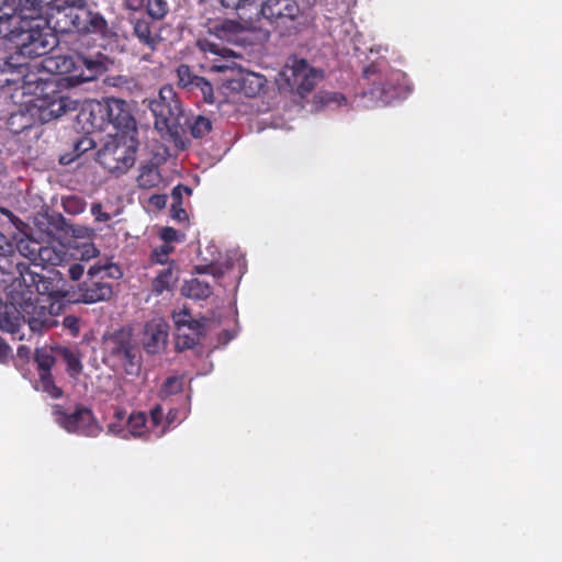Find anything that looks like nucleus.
<instances>
[{
	"mask_svg": "<svg viewBox=\"0 0 562 562\" xmlns=\"http://www.w3.org/2000/svg\"><path fill=\"white\" fill-rule=\"evenodd\" d=\"M150 202L157 207H164L167 202V196L165 194H155L150 198Z\"/></svg>",
	"mask_w": 562,
	"mask_h": 562,
	"instance_id": "13d9d810",
	"label": "nucleus"
},
{
	"mask_svg": "<svg viewBox=\"0 0 562 562\" xmlns=\"http://www.w3.org/2000/svg\"><path fill=\"white\" fill-rule=\"evenodd\" d=\"M59 355L63 357V360L66 362L67 370L71 374H79L82 371L83 367L78 353L67 347H63L59 349Z\"/></svg>",
	"mask_w": 562,
	"mask_h": 562,
	"instance_id": "7c9ffc66",
	"label": "nucleus"
},
{
	"mask_svg": "<svg viewBox=\"0 0 562 562\" xmlns=\"http://www.w3.org/2000/svg\"><path fill=\"white\" fill-rule=\"evenodd\" d=\"M30 351H31V350H30V348H29V347H26V346H20V347L18 348V356H19V357H21V358H22V357L27 358V357H29V355H30Z\"/></svg>",
	"mask_w": 562,
	"mask_h": 562,
	"instance_id": "bf43d9fd",
	"label": "nucleus"
},
{
	"mask_svg": "<svg viewBox=\"0 0 562 562\" xmlns=\"http://www.w3.org/2000/svg\"><path fill=\"white\" fill-rule=\"evenodd\" d=\"M234 82L236 83L234 89H238L246 97L254 98L263 91L267 79L263 75L247 71L240 72L239 77L234 79Z\"/></svg>",
	"mask_w": 562,
	"mask_h": 562,
	"instance_id": "6ab92c4d",
	"label": "nucleus"
},
{
	"mask_svg": "<svg viewBox=\"0 0 562 562\" xmlns=\"http://www.w3.org/2000/svg\"><path fill=\"white\" fill-rule=\"evenodd\" d=\"M91 214L98 222H108L111 218L109 213L103 212L101 203H93L91 205Z\"/></svg>",
	"mask_w": 562,
	"mask_h": 562,
	"instance_id": "a18cd8bd",
	"label": "nucleus"
},
{
	"mask_svg": "<svg viewBox=\"0 0 562 562\" xmlns=\"http://www.w3.org/2000/svg\"><path fill=\"white\" fill-rule=\"evenodd\" d=\"M199 271L203 273H209L216 279H220L224 276V270L214 263L204 266L202 269H199Z\"/></svg>",
	"mask_w": 562,
	"mask_h": 562,
	"instance_id": "3c124183",
	"label": "nucleus"
},
{
	"mask_svg": "<svg viewBox=\"0 0 562 562\" xmlns=\"http://www.w3.org/2000/svg\"><path fill=\"white\" fill-rule=\"evenodd\" d=\"M13 81H15V80L14 79H9V78L5 79V83H11Z\"/></svg>",
	"mask_w": 562,
	"mask_h": 562,
	"instance_id": "0e129e2a",
	"label": "nucleus"
},
{
	"mask_svg": "<svg viewBox=\"0 0 562 562\" xmlns=\"http://www.w3.org/2000/svg\"><path fill=\"white\" fill-rule=\"evenodd\" d=\"M394 76L398 77L400 74L393 71L383 74L375 64L366 67L363 77L371 82V88L363 92V97L382 105L390 104L396 100L401 94L402 88L396 85L395 81L398 79H394Z\"/></svg>",
	"mask_w": 562,
	"mask_h": 562,
	"instance_id": "9b49d317",
	"label": "nucleus"
},
{
	"mask_svg": "<svg viewBox=\"0 0 562 562\" xmlns=\"http://www.w3.org/2000/svg\"><path fill=\"white\" fill-rule=\"evenodd\" d=\"M108 430H109V432L114 434V435H119L122 431L120 425H116L113 423L108 426Z\"/></svg>",
	"mask_w": 562,
	"mask_h": 562,
	"instance_id": "052dcab7",
	"label": "nucleus"
},
{
	"mask_svg": "<svg viewBox=\"0 0 562 562\" xmlns=\"http://www.w3.org/2000/svg\"><path fill=\"white\" fill-rule=\"evenodd\" d=\"M178 281V276L175 271L173 262L168 263L162 268L151 282L153 293L160 295L165 291H169Z\"/></svg>",
	"mask_w": 562,
	"mask_h": 562,
	"instance_id": "412c9836",
	"label": "nucleus"
},
{
	"mask_svg": "<svg viewBox=\"0 0 562 562\" xmlns=\"http://www.w3.org/2000/svg\"><path fill=\"white\" fill-rule=\"evenodd\" d=\"M203 49L205 52H211L215 55H221L224 60H218V61H214L211 66H210V69L214 72H225L227 70H232L233 69V66L235 65V63L231 59V55H232V50L231 49H227V48H222L220 49L217 47V45L213 44V43H206L205 46L203 47Z\"/></svg>",
	"mask_w": 562,
	"mask_h": 562,
	"instance_id": "5701e85b",
	"label": "nucleus"
},
{
	"mask_svg": "<svg viewBox=\"0 0 562 562\" xmlns=\"http://www.w3.org/2000/svg\"><path fill=\"white\" fill-rule=\"evenodd\" d=\"M260 14L276 27L297 32L302 11L296 0H263Z\"/></svg>",
	"mask_w": 562,
	"mask_h": 562,
	"instance_id": "f8f14e48",
	"label": "nucleus"
},
{
	"mask_svg": "<svg viewBox=\"0 0 562 562\" xmlns=\"http://www.w3.org/2000/svg\"><path fill=\"white\" fill-rule=\"evenodd\" d=\"M0 212L8 217V220L16 227L20 228L21 225H23V222L15 216L10 210L5 207H0Z\"/></svg>",
	"mask_w": 562,
	"mask_h": 562,
	"instance_id": "864d4df0",
	"label": "nucleus"
},
{
	"mask_svg": "<svg viewBox=\"0 0 562 562\" xmlns=\"http://www.w3.org/2000/svg\"><path fill=\"white\" fill-rule=\"evenodd\" d=\"M171 217L178 222H186L188 220L187 211L182 204H171L170 206Z\"/></svg>",
	"mask_w": 562,
	"mask_h": 562,
	"instance_id": "c03bdc74",
	"label": "nucleus"
},
{
	"mask_svg": "<svg viewBox=\"0 0 562 562\" xmlns=\"http://www.w3.org/2000/svg\"><path fill=\"white\" fill-rule=\"evenodd\" d=\"M122 277V271L114 263L92 265L87 278L78 284V302L94 304L109 301L113 295V280Z\"/></svg>",
	"mask_w": 562,
	"mask_h": 562,
	"instance_id": "0eeeda50",
	"label": "nucleus"
},
{
	"mask_svg": "<svg viewBox=\"0 0 562 562\" xmlns=\"http://www.w3.org/2000/svg\"><path fill=\"white\" fill-rule=\"evenodd\" d=\"M38 272L29 268L23 261H16L15 274L12 278V293H25L40 299H50V302H61L67 296L66 282L63 274L56 269Z\"/></svg>",
	"mask_w": 562,
	"mask_h": 562,
	"instance_id": "20e7f679",
	"label": "nucleus"
},
{
	"mask_svg": "<svg viewBox=\"0 0 562 562\" xmlns=\"http://www.w3.org/2000/svg\"><path fill=\"white\" fill-rule=\"evenodd\" d=\"M203 335L195 331H188L186 328H179L176 334V348L180 351L191 349L196 346Z\"/></svg>",
	"mask_w": 562,
	"mask_h": 562,
	"instance_id": "cd10ccee",
	"label": "nucleus"
},
{
	"mask_svg": "<svg viewBox=\"0 0 562 562\" xmlns=\"http://www.w3.org/2000/svg\"><path fill=\"white\" fill-rule=\"evenodd\" d=\"M45 68L60 78L33 80L30 76H23V88L33 94V98L25 102L29 115L22 112L13 113L9 119L11 126L16 119L24 120L19 126L20 131L31 127L35 121L44 124L76 111L78 102L59 90V86L77 87L97 79L105 70L104 63L99 57L79 53L50 56L45 59Z\"/></svg>",
	"mask_w": 562,
	"mask_h": 562,
	"instance_id": "f257e3e1",
	"label": "nucleus"
},
{
	"mask_svg": "<svg viewBox=\"0 0 562 562\" xmlns=\"http://www.w3.org/2000/svg\"><path fill=\"white\" fill-rule=\"evenodd\" d=\"M35 389L48 394L52 398H60L64 394L63 390L55 384L52 372H47V374L38 373V382Z\"/></svg>",
	"mask_w": 562,
	"mask_h": 562,
	"instance_id": "bb28decb",
	"label": "nucleus"
},
{
	"mask_svg": "<svg viewBox=\"0 0 562 562\" xmlns=\"http://www.w3.org/2000/svg\"><path fill=\"white\" fill-rule=\"evenodd\" d=\"M52 414L55 422L67 432L86 437H97L101 432L92 411L85 406H77L69 413L61 405L55 404Z\"/></svg>",
	"mask_w": 562,
	"mask_h": 562,
	"instance_id": "9d476101",
	"label": "nucleus"
},
{
	"mask_svg": "<svg viewBox=\"0 0 562 562\" xmlns=\"http://www.w3.org/2000/svg\"><path fill=\"white\" fill-rule=\"evenodd\" d=\"M279 76L289 90L305 98L323 79L324 71L312 67L304 58L293 56L288 59Z\"/></svg>",
	"mask_w": 562,
	"mask_h": 562,
	"instance_id": "1a4fd4ad",
	"label": "nucleus"
},
{
	"mask_svg": "<svg viewBox=\"0 0 562 562\" xmlns=\"http://www.w3.org/2000/svg\"><path fill=\"white\" fill-rule=\"evenodd\" d=\"M64 225H65V218L59 214L57 216V224L55 225V227L57 229H61L63 231L64 229Z\"/></svg>",
	"mask_w": 562,
	"mask_h": 562,
	"instance_id": "680f3d73",
	"label": "nucleus"
},
{
	"mask_svg": "<svg viewBox=\"0 0 562 562\" xmlns=\"http://www.w3.org/2000/svg\"><path fill=\"white\" fill-rule=\"evenodd\" d=\"M160 238L168 245L169 243L178 240V232L173 227L166 226L160 229Z\"/></svg>",
	"mask_w": 562,
	"mask_h": 562,
	"instance_id": "79ce46f5",
	"label": "nucleus"
},
{
	"mask_svg": "<svg viewBox=\"0 0 562 562\" xmlns=\"http://www.w3.org/2000/svg\"><path fill=\"white\" fill-rule=\"evenodd\" d=\"M18 255L14 246L7 237L0 233V270L8 274H15V263Z\"/></svg>",
	"mask_w": 562,
	"mask_h": 562,
	"instance_id": "4be33fe9",
	"label": "nucleus"
},
{
	"mask_svg": "<svg viewBox=\"0 0 562 562\" xmlns=\"http://www.w3.org/2000/svg\"><path fill=\"white\" fill-rule=\"evenodd\" d=\"M47 24L55 33H101L108 30L102 14L87 8L86 0H55Z\"/></svg>",
	"mask_w": 562,
	"mask_h": 562,
	"instance_id": "7ed1b4c3",
	"label": "nucleus"
},
{
	"mask_svg": "<svg viewBox=\"0 0 562 562\" xmlns=\"http://www.w3.org/2000/svg\"><path fill=\"white\" fill-rule=\"evenodd\" d=\"M186 128L193 138L200 139L210 134L212 122L209 117L196 115L191 121L188 119Z\"/></svg>",
	"mask_w": 562,
	"mask_h": 562,
	"instance_id": "393cba45",
	"label": "nucleus"
},
{
	"mask_svg": "<svg viewBox=\"0 0 562 562\" xmlns=\"http://www.w3.org/2000/svg\"><path fill=\"white\" fill-rule=\"evenodd\" d=\"M172 251V247L170 245H161L156 247L150 255V261L153 263L165 265L168 263V258L170 252Z\"/></svg>",
	"mask_w": 562,
	"mask_h": 562,
	"instance_id": "4c0bfd02",
	"label": "nucleus"
},
{
	"mask_svg": "<svg viewBox=\"0 0 562 562\" xmlns=\"http://www.w3.org/2000/svg\"><path fill=\"white\" fill-rule=\"evenodd\" d=\"M144 8L147 15L155 20H161L168 13V3L166 0H145Z\"/></svg>",
	"mask_w": 562,
	"mask_h": 562,
	"instance_id": "473e14b6",
	"label": "nucleus"
},
{
	"mask_svg": "<svg viewBox=\"0 0 562 562\" xmlns=\"http://www.w3.org/2000/svg\"><path fill=\"white\" fill-rule=\"evenodd\" d=\"M191 318H192L191 313L186 308L181 310L178 313H175L173 322L176 325V330H179V328H182V327L186 328L187 323H189Z\"/></svg>",
	"mask_w": 562,
	"mask_h": 562,
	"instance_id": "ea45409f",
	"label": "nucleus"
},
{
	"mask_svg": "<svg viewBox=\"0 0 562 562\" xmlns=\"http://www.w3.org/2000/svg\"><path fill=\"white\" fill-rule=\"evenodd\" d=\"M161 182V175L155 165H144L140 167L137 177V183L142 189H153Z\"/></svg>",
	"mask_w": 562,
	"mask_h": 562,
	"instance_id": "b1692460",
	"label": "nucleus"
},
{
	"mask_svg": "<svg viewBox=\"0 0 562 562\" xmlns=\"http://www.w3.org/2000/svg\"><path fill=\"white\" fill-rule=\"evenodd\" d=\"M149 15L130 18V23L133 26V35L138 40L139 44L154 52L161 41L158 33L153 30V21Z\"/></svg>",
	"mask_w": 562,
	"mask_h": 562,
	"instance_id": "dca6fc26",
	"label": "nucleus"
},
{
	"mask_svg": "<svg viewBox=\"0 0 562 562\" xmlns=\"http://www.w3.org/2000/svg\"><path fill=\"white\" fill-rule=\"evenodd\" d=\"M91 145V139L88 138H81L75 143V151L77 153V156H79L81 153L86 151L88 147H83V145Z\"/></svg>",
	"mask_w": 562,
	"mask_h": 562,
	"instance_id": "4d7b16f0",
	"label": "nucleus"
},
{
	"mask_svg": "<svg viewBox=\"0 0 562 562\" xmlns=\"http://www.w3.org/2000/svg\"><path fill=\"white\" fill-rule=\"evenodd\" d=\"M83 272L85 267L79 262L71 263L68 268V276L74 281H78L83 276Z\"/></svg>",
	"mask_w": 562,
	"mask_h": 562,
	"instance_id": "09e8293b",
	"label": "nucleus"
},
{
	"mask_svg": "<svg viewBox=\"0 0 562 562\" xmlns=\"http://www.w3.org/2000/svg\"><path fill=\"white\" fill-rule=\"evenodd\" d=\"M205 324L199 319L191 318L189 323L186 325V330L195 331L200 335H204Z\"/></svg>",
	"mask_w": 562,
	"mask_h": 562,
	"instance_id": "8fccbe9b",
	"label": "nucleus"
},
{
	"mask_svg": "<svg viewBox=\"0 0 562 562\" xmlns=\"http://www.w3.org/2000/svg\"><path fill=\"white\" fill-rule=\"evenodd\" d=\"M192 193V189L184 184L176 186L171 191V204H183V194L190 195Z\"/></svg>",
	"mask_w": 562,
	"mask_h": 562,
	"instance_id": "58836bf2",
	"label": "nucleus"
},
{
	"mask_svg": "<svg viewBox=\"0 0 562 562\" xmlns=\"http://www.w3.org/2000/svg\"><path fill=\"white\" fill-rule=\"evenodd\" d=\"M36 251L37 259L34 268L40 267L42 270L55 269V267L61 265L66 258V251L63 247L41 245Z\"/></svg>",
	"mask_w": 562,
	"mask_h": 562,
	"instance_id": "aec40b11",
	"label": "nucleus"
},
{
	"mask_svg": "<svg viewBox=\"0 0 562 562\" xmlns=\"http://www.w3.org/2000/svg\"><path fill=\"white\" fill-rule=\"evenodd\" d=\"M109 136L97 153V161L111 173H125L135 162L138 142L134 135L109 133Z\"/></svg>",
	"mask_w": 562,
	"mask_h": 562,
	"instance_id": "6e6552de",
	"label": "nucleus"
},
{
	"mask_svg": "<svg viewBox=\"0 0 562 562\" xmlns=\"http://www.w3.org/2000/svg\"><path fill=\"white\" fill-rule=\"evenodd\" d=\"M34 361L37 364L38 373L52 372V368L54 367L56 360L53 356L52 350L47 348H37L34 355Z\"/></svg>",
	"mask_w": 562,
	"mask_h": 562,
	"instance_id": "c756f323",
	"label": "nucleus"
},
{
	"mask_svg": "<svg viewBox=\"0 0 562 562\" xmlns=\"http://www.w3.org/2000/svg\"><path fill=\"white\" fill-rule=\"evenodd\" d=\"M146 415L144 413L132 414L127 420L128 432L133 437H142L145 434Z\"/></svg>",
	"mask_w": 562,
	"mask_h": 562,
	"instance_id": "f704fd0d",
	"label": "nucleus"
},
{
	"mask_svg": "<svg viewBox=\"0 0 562 562\" xmlns=\"http://www.w3.org/2000/svg\"><path fill=\"white\" fill-rule=\"evenodd\" d=\"M248 1L249 0H221V3L225 8L237 10L241 7H245Z\"/></svg>",
	"mask_w": 562,
	"mask_h": 562,
	"instance_id": "6e6d98bb",
	"label": "nucleus"
},
{
	"mask_svg": "<svg viewBox=\"0 0 562 562\" xmlns=\"http://www.w3.org/2000/svg\"><path fill=\"white\" fill-rule=\"evenodd\" d=\"M177 77L179 87L188 90L198 75H195L188 65L182 64L177 68Z\"/></svg>",
	"mask_w": 562,
	"mask_h": 562,
	"instance_id": "c9c22d12",
	"label": "nucleus"
},
{
	"mask_svg": "<svg viewBox=\"0 0 562 562\" xmlns=\"http://www.w3.org/2000/svg\"><path fill=\"white\" fill-rule=\"evenodd\" d=\"M63 206L69 214H79L85 211L86 202L78 196H67L63 200Z\"/></svg>",
	"mask_w": 562,
	"mask_h": 562,
	"instance_id": "e433bc0d",
	"label": "nucleus"
},
{
	"mask_svg": "<svg viewBox=\"0 0 562 562\" xmlns=\"http://www.w3.org/2000/svg\"><path fill=\"white\" fill-rule=\"evenodd\" d=\"M108 126L120 135L136 134L135 120L126 101L115 98L103 99Z\"/></svg>",
	"mask_w": 562,
	"mask_h": 562,
	"instance_id": "ddd939ff",
	"label": "nucleus"
},
{
	"mask_svg": "<svg viewBox=\"0 0 562 562\" xmlns=\"http://www.w3.org/2000/svg\"><path fill=\"white\" fill-rule=\"evenodd\" d=\"M183 382L182 379L178 376H169L166 379V381L162 383L159 396L160 398L165 400L171 395H176L182 391Z\"/></svg>",
	"mask_w": 562,
	"mask_h": 562,
	"instance_id": "72a5a7b5",
	"label": "nucleus"
},
{
	"mask_svg": "<svg viewBox=\"0 0 562 562\" xmlns=\"http://www.w3.org/2000/svg\"><path fill=\"white\" fill-rule=\"evenodd\" d=\"M103 360L127 375L140 372L143 357L131 327L123 326L103 337Z\"/></svg>",
	"mask_w": 562,
	"mask_h": 562,
	"instance_id": "39448f33",
	"label": "nucleus"
},
{
	"mask_svg": "<svg viewBox=\"0 0 562 562\" xmlns=\"http://www.w3.org/2000/svg\"><path fill=\"white\" fill-rule=\"evenodd\" d=\"M105 115L103 100L91 101L81 108L78 114V121L83 123V127L88 133L105 132L109 126Z\"/></svg>",
	"mask_w": 562,
	"mask_h": 562,
	"instance_id": "2eb2a0df",
	"label": "nucleus"
},
{
	"mask_svg": "<svg viewBox=\"0 0 562 562\" xmlns=\"http://www.w3.org/2000/svg\"><path fill=\"white\" fill-rule=\"evenodd\" d=\"M179 411L177 408H170L166 415V426L158 431L157 436L160 437L166 432L167 426L172 425L173 423L179 420Z\"/></svg>",
	"mask_w": 562,
	"mask_h": 562,
	"instance_id": "de8ad7c7",
	"label": "nucleus"
},
{
	"mask_svg": "<svg viewBox=\"0 0 562 562\" xmlns=\"http://www.w3.org/2000/svg\"><path fill=\"white\" fill-rule=\"evenodd\" d=\"M164 418L166 419L164 409L161 405H156L150 411V420L154 427H158L161 425Z\"/></svg>",
	"mask_w": 562,
	"mask_h": 562,
	"instance_id": "37998d69",
	"label": "nucleus"
},
{
	"mask_svg": "<svg viewBox=\"0 0 562 562\" xmlns=\"http://www.w3.org/2000/svg\"><path fill=\"white\" fill-rule=\"evenodd\" d=\"M10 296H12V291L10 292ZM25 324L20 313V306L14 302L13 297H11V304L5 305L3 310L0 311V329L11 334L13 338L22 340L24 339V334H21L20 330Z\"/></svg>",
	"mask_w": 562,
	"mask_h": 562,
	"instance_id": "a211bd4d",
	"label": "nucleus"
},
{
	"mask_svg": "<svg viewBox=\"0 0 562 562\" xmlns=\"http://www.w3.org/2000/svg\"><path fill=\"white\" fill-rule=\"evenodd\" d=\"M5 66H8L9 68H11V67H12V64H11L10 61H7V63H5Z\"/></svg>",
	"mask_w": 562,
	"mask_h": 562,
	"instance_id": "69168bd1",
	"label": "nucleus"
},
{
	"mask_svg": "<svg viewBox=\"0 0 562 562\" xmlns=\"http://www.w3.org/2000/svg\"><path fill=\"white\" fill-rule=\"evenodd\" d=\"M145 0H123V4L127 10L140 11L144 8Z\"/></svg>",
	"mask_w": 562,
	"mask_h": 562,
	"instance_id": "603ef678",
	"label": "nucleus"
},
{
	"mask_svg": "<svg viewBox=\"0 0 562 562\" xmlns=\"http://www.w3.org/2000/svg\"><path fill=\"white\" fill-rule=\"evenodd\" d=\"M41 244L35 240H21L18 245V258L20 256L24 257L29 260V262H24L29 268L32 266L34 267L36 259H37V249L40 248Z\"/></svg>",
	"mask_w": 562,
	"mask_h": 562,
	"instance_id": "c85d7f7f",
	"label": "nucleus"
},
{
	"mask_svg": "<svg viewBox=\"0 0 562 562\" xmlns=\"http://www.w3.org/2000/svg\"><path fill=\"white\" fill-rule=\"evenodd\" d=\"M237 27H238V24L233 21H223L221 24L215 25L216 34L221 37L223 36L222 32L223 33H226V32L234 33L237 30Z\"/></svg>",
	"mask_w": 562,
	"mask_h": 562,
	"instance_id": "49530a36",
	"label": "nucleus"
},
{
	"mask_svg": "<svg viewBox=\"0 0 562 562\" xmlns=\"http://www.w3.org/2000/svg\"><path fill=\"white\" fill-rule=\"evenodd\" d=\"M11 353L10 346L0 337V362H5Z\"/></svg>",
	"mask_w": 562,
	"mask_h": 562,
	"instance_id": "5fc2aeb1",
	"label": "nucleus"
},
{
	"mask_svg": "<svg viewBox=\"0 0 562 562\" xmlns=\"http://www.w3.org/2000/svg\"><path fill=\"white\" fill-rule=\"evenodd\" d=\"M20 306L23 323L29 325L32 333L42 334L58 325L56 317L60 314L61 302H50V299L32 297L25 293H12Z\"/></svg>",
	"mask_w": 562,
	"mask_h": 562,
	"instance_id": "423d86ee",
	"label": "nucleus"
},
{
	"mask_svg": "<svg viewBox=\"0 0 562 562\" xmlns=\"http://www.w3.org/2000/svg\"><path fill=\"white\" fill-rule=\"evenodd\" d=\"M21 54L30 57H38L47 54L56 44L54 36L44 33L38 24L30 26L29 30L22 32Z\"/></svg>",
	"mask_w": 562,
	"mask_h": 562,
	"instance_id": "4468645a",
	"label": "nucleus"
},
{
	"mask_svg": "<svg viewBox=\"0 0 562 562\" xmlns=\"http://www.w3.org/2000/svg\"><path fill=\"white\" fill-rule=\"evenodd\" d=\"M187 91L192 93L200 92L202 100L207 104L215 102L213 86L204 77L198 76Z\"/></svg>",
	"mask_w": 562,
	"mask_h": 562,
	"instance_id": "a878e982",
	"label": "nucleus"
},
{
	"mask_svg": "<svg viewBox=\"0 0 562 562\" xmlns=\"http://www.w3.org/2000/svg\"><path fill=\"white\" fill-rule=\"evenodd\" d=\"M213 293L211 285L202 280L193 279L188 284V295L194 299H207Z\"/></svg>",
	"mask_w": 562,
	"mask_h": 562,
	"instance_id": "2f4dec72",
	"label": "nucleus"
},
{
	"mask_svg": "<svg viewBox=\"0 0 562 562\" xmlns=\"http://www.w3.org/2000/svg\"><path fill=\"white\" fill-rule=\"evenodd\" d=\"M63 325L71 335L77 336L80 331L79 318L74 315H67L63 319Z\"/></svg>",
	"mask_w": 562,
	"mask_h": 562,
	"instance_id": "a19ab883",
	"label": "nucleus"
},
{
	"mask_svg": "<svg viewBox=\"0 0 562 562\" xmlns=\"http://www.w3.org/2000/svg\"><path fill=\"white\" fill-rule=\"evenodd\" d=\"M148 109L155 117V128L165 139L180 149L190 145L186 128L188 116L172 86H162L158 95L148 102Z\"/></svg>",
	"mask_w": 562,
	"mask_h": 562,
	"instance_id": "f03ea898",
	"label": "nucleus"
},
{
	"mask_svg": "<svg viewBox=\"0 0 562 562\" xmlns=\"http://www.w3.org/2000/svg\"><path fill=\"white\" fill-rule=\"evenodd\" d=\"M23 69H24V65H19L18 66V72L19 74H23Z\"/></svg>",
	"mask_w": 562,
	"mask_h": 562,
	"instance_id": "e2e57ef3",
	"label": "nucleus"
},
{
	"mask_svg": "<svg viewBox=\"0 0 562 562\" xmlns=\"http://www.w3.org/2000/svg\"><path fill=\"white\" fill-rule=\"evenodd\" d=\"M168 326L161 319H153L146 323L144 328V349L147 353H158L166 347Z\"/></svg>",
	"mask_w": 562,
	"mask_h": 562,
	"instance_id": "f3484780",
	"label": "nucleus"
}]
</instances>
